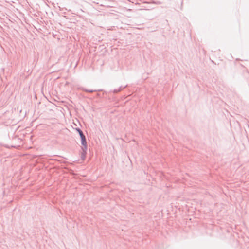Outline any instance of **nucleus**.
Listing matches in <instances>:
<instances>
[{
  "mask_svg": "<svg viewBox=\"0 0 249 249\" xmlns=\"http://www.w3.org/2000/svg\"><path fill=\"white\" fill-rule=\"evenodd\" d=\"M81 141H82V144L84 146H86L87 142H86L85 137H82V138H81Z\"/></svg>",
  "mask_w": 249,
  "mask_h": 249,
  "instance_id": "obj_1",
  "label": "nucleus"
},
{
  "mask_svg": "<svg viewBox=\"0 0 249 249\" xmlns=\"http://www.w3.org/2000/svg\"><path fill=\"white\" fill-rule=\"evenodd\" d=\"M79 134H80L81 138H82V137H85L81 131H79Z\"/></svg>",
  "mask_w": 249,
  "mask_h": 249,
  "instance_id": "obj_2",
  "label": "nucleus"
}]
</instances>
